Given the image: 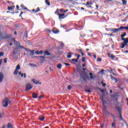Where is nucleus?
Masks as SVG:
<instances>
[{"instance_id":"1","label":"nucleus","mask_w":128,"mask_h":128,"mask_svg":"<svg viewBox=\"0 0 128 128\" xmlns=\"http://www.w3.org/2000/svg\"><path fill=\"white\" fill-rule=\"evenodd\" d=\"M126 36V32H124V34L121 35L122 40L124 41V42L121 44V48H124L126 46H128V38H124V36Z\"/></svg>"},{"instance_id":"2","label":"nucleus","mask_w":128,"mask_h":128,"mask_svg":"<svg viewBox=\"0 0 128 128\" xmlns=\"http://www.w3.org/2000/svg\"><path fill=\"white\" fill-rule=\"evenodd\" d=\"M126 30L128 31V26H120L118 28H112V32H120V30Z\"/></svg>"},{"instance_id":"3","label":"nucleus","mask_w":128,"mask_h":128,"mask_svg":"<svg viewBox=\"0 0 128 128\" xmlns=\"http://www.w3.org/2000/svg\"><path fill=\"white\" fill-rule=\"evenodd\" d=\"M19 48H24V50H25L27 52H30V56H32L34 55V50H30L22 46H19Z\"/></svg>"},{"instance_id":"4","label":"nucleus","mask_w":128,"mask_h":128,"mask_svg":"<svg viewBox=\"0 0 128 128\" xmlns=\"http://www.w3.org/2000/svg\"><path fill=\"white\" fill-rule=\"evenodd\" d=\"M10 102V99L5 98L3 100V106L6 108L8 106V104Z\"/></svg>"},{"instance_id":"5","label":"nucleus","mask_w":128,"mask_h":128,"mask_svg":"<svg viewBox=\"0 0 128 128\" xmlns=\"http://www.w3.org/2000/svg\"><path fill=\"white\" fill-rule=\"evenodd\" d=\"M102 113L105 116H110V113L108 111V110H106V106L104 107L103 110H102Z\"/></svg>"},{"instance_id":"6","label":"nucleus","mask_w":128,"mask_h":128,"mask_svg":"<svg viewBox=\"0 0 128 128\" xmlns=\"http://www.w3.org/2000/svg\"><path fill=\"white\" fill-rule=\"evenodd\" d=\"M58 16L59 20H64V18H66L68 16V15H66L65 14H60Z\"/></svg>"},{"instance_id":"7","label":"nucleus","mask_w":128,"mask_h":128,"mask_svg":"<svg viewBox=\"0 0 128 128\" xmlns=\"http://www.w3.org/2000/svg\"><path fill=\"white\" fill-rule=\"evenodd\" d=\"M26 91L28 92V90H32V86L30 84H28L26 85Z\"/></svg>"},{"instance_id":"8","label":"nucleus","mask_w":128,"mask_h":128,"mask_svg":"<svg viewBox=\"0 0 128 128\" xmlns=\"http://www.w3.org/2000/svg\"><path fill=\"white\" fill-rule=\"evenodd\" d=\"M40 58L42 62H44V56H35L34 57H31V58Z\"/></svg>"},{"instance_id":"9","label":"nucleus","mask_w":128,"mask_h":128,"mask_svg":"<svg viewBox=\"0 0 128 128\" xmlns=\"http://www.w3.org/2000/svg\"><path fill=\"white\" fill-rule=\"evenodd\" d=\"M20 52V49H18V48H16L14 49V50L12 52V54L14 56H16V54H18V52Z\"/></svg>"},{"instance_id":"10","label":"nucleus","mask_w":128,"mask_h":128,"mask_svg":"<svg viewBox=\"0 0 128 128\" xmlns=\"http://www.w3.org/2000/svg\"><path fill=\"white\" fill-rule=\"evenodd\" d=\"M32 82L35 84H42V82H40V81L36 80L34 79H32Z\"/></svg>"},{"instance_id":"11","label":"nucleus","mask_w":128,"mask_h":128,"mask_svg":"<svg viewBox=\"0 0 128 128\" xmlns=\"http://www.w3.org/2000/svg\"><path fill=\"white\" fill-rule=\"evenodd\" d=\"M20 8H22V10H28V8H26V6L24 4H22L20 5Z\"/></svg>"},{"instance_id":"12","label":"nucleus","mask_w":128,"mask_h":128,"mask_svg":"<svg viewBox=\"0 0 128 128\" xmlns=\"http://www.w3.org/2000/svg\"><path fill=\"white\" fill-rule=\"evenodd\" d=\"M14 8H16L15 6H8V10H14Z\"/></svg>"},{"instance_id":"13","label":"nucleus","mask_w":128,"mask_h":128,"mask_svg":"<svg viewBox=\"0 0 128 128\" xmlns=\"http://www.w3.org/2000/svg\"><path fill=\"white\" fill-rule=\"evenodd\" d=\"M3 80H4V74H2V72H0V82H2Z\"/></svg>"},{"instance_id":"14","label":"nucleus","mask_w":128,"mask_h":128,"mask_svg":"<svg viewBox=\"0 0 128 128\" xmlns=\"http://www.w3.org/2000/svg\"><path fill=\"white\" fill-rule=\"evenodd\" d=\"M84 6H89L90 8H92L91 6H92V3L91 2H86V4H84Z\"/></svg>"},{"instance_id":"15","label":"nucleus","mask_w":128,"mask_h":128,"mask_svg":"<svg viewBox=\"0 0 128 128\" xmlns=\"http://www.w3.org/2000/svg\"><path fill=\"white\" fill-rule=\"evenodd\" d=\"M14 42H16V46H18L20 48H22L20 47V46H20V42H18L17 41H16V40H14Z\"/></svg>"},{"instance_id":"16","label":"nucleus","mask_w":128,"mask_h":128,"mask_svg":"<svg viewBox=\"0 0 128 128\" xmlns=\"http://www.w3.org/2000/svg\"><path fill=\"white\" fill-rule=\"evenodd\" d=\"M36 54H44V52L42 50H36Z\"/></svg>"},{"instance_id":"17","label":"nucleus","mask_w":128,"mask_h":128,"mask_svg":"<svg viewBox=\"0 0 128 128\" xmlns=\"http://www.w3.org/2000/svg\"><path fill=\"white\" fill-rule=\"evenodd\" d=\"M102 106H104V108H106V101L104 100V98L102 97Z\"/></svg>"},{"instance_id":"18","label":"nucleus","mask_w":128,"mask_h":128,"mask_svg":"<svg viewBox=\"0 0 128 128\" xmlns=\"http://www.w3.org/2000/svg\"><path fill=\"white\" fill-rule=\"evenodd\" d=\"M40 120H41V122H44V116H42L39 117Z\"/></svg>"},{"instance_id":"19","label":"nucleus","mask_w":128,"mask_h":128,"mask_svg":"<svg viewBox=\"0 0 128 128\" xmlns=\"http://www.w3.org/2000/svg\"><path fill=\"white\" fill-rule=\"evenodd\" d=\"M108 56L109 58H110L112 59L114 58V56L112 55L110 53H108Z\"/></svg>"},{"instance_id":"20","label":"nucleus","mask_w":128,"mask_h":128,"mask_svg":"<svg viewBox=\"0 0 128 128\" xmlns=\"http://www.w3.org/2000/svg\"><path fill=\"white\" fill-rule=\"evenodd\" d=\"M32 98H38V94H36V93H33L32 94Z\"/></svg>"},{"instance_id":"21","label":"nucleus","mask_w":128,"mask_h":128,"mask_svg":"<svg viewBox=\"0 0 128 128\" xmlns=\"http://www.w3.org/2000/svg\"><path fill=\"white\" fill-rule=\"evenodd\" d=\"M45 2L47 6H50V0H45Z\"/></svg>"},{"instance_id":"22","label":"nucleus","mask_w":128,"mask_h":128,"mask_svg":"<svg viewBox=\"0 0 128 128\" xmlns=\"http://www.w3.org/2000/svg\"><path fill=\"white\" fill-rule=\"evenodd\" d=\"M116 124L114 122H112L111 126L114 128H116Z\"/></svg>"},{"instance_id":"23","label":"nucleus","mask_w":128,"mask_h":128,"mask_svg":"<svg viewBox=\"0 0 128 128\" xmlns=\"http://www.w3.org/2000/svg\"><path fill=\"white\" fill-rule=\"evenodd\" d=\"M118 112L119 114H122V108H118Z\"/></svg>"},{"instance_id":"24","label":"nucleus","mask_w":128,"mask_h":128,"mask_svg":"<svg viewBox=\"0 0 128 128\" xmlns=\"http://www.w3.org/2000/svg\"><path fill=\"white\" fill-rule=\"evenodd\" d=\"M72 52H68V55L67 56L68 58H72Z\"/></svg>"},{"instance_id":"25","label":"nucleus","mask_w":128,"mask_h":128,"mask_svg":"<svg viewBox=\"0 0 128 128\" xmlns=\"http://www.w3.org/2000/svg\"><path fill=\"white\" fill-rule=\"evenodd\" d=\"M52 32H54V34H58V32H60V30H54V29L52 30Z\"/></svg>"},{"instance_id":"26","label":"nucleus","mask_w":128,"mask_h":128,"mask_svg":"<svg viewBox=\"0 0 128 128\" xmlns=\"http://www.w3.org/2000/svg\"><path fill=\"white\" fill-rule=\"evenodd\" d=\"M62 64H58V65L57 66V68H58L59 70H62Z\"/></svg>"},{"instance_id":"27","label":"nucleus","mask_w":128,"mask_h":128,"mask_svg":"<svg viewBox=\"0 0 128 128\" xmlns=\"http://www.w3.org/2000/svg\"><path fill=\"white\" fill-rule=\"evenodd\" d=\"M8 128H13L12 125L10 123H8V126H7Z\"/></svg>"},{"instance_id":"28","label":"nucleus","mask_w":128,"mask_h":128,"mask_svg":"<svg viewBox=\"0 0 128 128\" xmlns=\"http://www.w3.org/2000/svg\"><path fill=\"white\" fill-rule=\"evenodd\" d=\"M38 12H40V7L37 8L35 12V14H38Z\"/></svg>"},{"instance_id":"29","label":"nucleus","mask_w":128,"mask_h":128,"mask_svg":"<svg viewBox=\"0 0 128 128\" xmlns=\"http://www.w3.org/2000/svg\"><path fill=\"white\" fill-rule=\"evenodd\" d=\"M89 76H90V80H94V76H92V73L90 72L89 74Z\"/></svg>"},{"instance_id":"30","label":"nucleus","mask_w":128,"mask_h":128,"mask_svg":"<svg viewBox=\"0 0 128 128\" xmlns=\"http://www.w3.org/2000/svg\"><path fill=\"white\" fill-rule=\"evenodd\" d=\"M122 4L124 6H126V2H128L126 0H122Z\"/></svg>"},{"instance_id":"31","label":"nucleus","mask_w":128,"mask_h":128,"mask_svg":"<svg viewBox=\"0 0 128 128\" xmlns=\"http://www.w3.org/2000/svg\"><path fill=\"white\" fill-rule=\"evenodd\" d=\"M21 76L22 78V76H24V78H26V73H22L21 74Z\"/></svg>"},{"instance_id":"32","label":"nucleus","mask_w":128,"mask_h":128,"mask_svg":"<svg viewBox=\"0 0 128 128\" xmlns=\"http://www.w3.org/2000/svg\"><path fill=\"white\" fill-rule=\"evenodd\" d=\"M44 54H46V56H50V53L49 52L48 50L45 51Z\"/></svg>"},{"instance_id":"33","label":"nucleus","mask_w":128,"mask_h":128,"mask_svg":"<svg viewBox=\"0 0 128 128\" xmlns=\"http://www.w3.org/2000/svg\"><path fill=\"white\" fill-rule=\"evenodd\" d=\"M120 120H122V122H124V118H122V114H120Z\"/></svg>"},{"instance_id":"34","label":"nucleus","mask_w":128,"mask_h":128,"mask_svg":"<svg viewBox=\"0 0 128 128\" xmlns=\"http://www.w3.org/2000/svg\"><path fill=\"white\" fill-rule=\"evenodd\" d=\"M55 14H57V16H59L60 14L58 12V9L57 8L56 10L54 12Z\"/></svg>"},{"instance_id":"35","label":"nucleus","mask_w":128,"mask_h":128,"mask_svg":"<svg viewBox=\"0 0 128 128\" xmlns=\"http://www.w3.org/2000/svg\"><path fill=\"white\" fill-rule=\"evenodd\" d=\"M75 56H77L76 59L78 60H80V55L78 54H76Z\"/></svg>"},{"instance_id":"36","label":"nucleus","mask_w":128,"mask_h":128,"mask_svg":"<svg viewBox=\"0 0 128 128\" xmlns=\"http://www.w3.org/2000/svg\"><path fill=\"white\" fill-rule=\"evenodd\" d=\"M18 70L16 69L14 71V74L16 75L18 74Z\"/></svg>"},{"instance_id":"37","label":"nucleus","mask_w":128,"mask_h":128,"mask_svg":"<svg viewBox=\"0 0 128 128\" xmlns=\"http://www.w3.org/2000/svg\"><path fill=\"white\" fill-rule=\"evenodd\" d=\"M46 32H49V34H52V30H50V29L47 28L46 29Z\"/></svg>"},{"instance_id":"38","label":"nucleus","mask_w":128,"mask_h":128,"mask_svg":"<svg viewBox=\"0 0 128 128\" xmlns=\"http://www.w3.org/2000/svg\"><path fill=\"white\" fill-rule=\"evenodd\" d=\"M16 70H20V64H18L16 66Z\"/></svg>"},{"instance_id":"39","label":"nucleus","mask_w":128,"mask_h":128,"mask_svg":"<svg viewBox=\"0 0 128 128\" xmlns=\"http://www.w3.org/2000/svg\"><path fill=\"white\" fill-rule=\"evenodd\" d=\"M72 62H78V59L73 58V59H72Z\"/></svg>"},{"instance_id":"40","label":"nucleus","mask_w":128,"mask_h":128,"mask_svg":"<svg viewBox=\"0 0 128 128\" xmlns=\"http://www.w3.org/2000/svg\"><path fill=\"white\" fill-rule=\"evenodd\" d=\"M110 76L111 79L113 80H116V78H115L114 77V76L111 75Z\"/></svg>"},{"instance_id":"41","label":"nucleus","mask_w":128,"mask_h":128,"mask_svg":"<svg viewBox=\"0 0 128 128\" xmlns=\"http://www.w3.org/2000/svg\"><path fill=\"white\" fill-rule=\"evenodd\" d=\"M85 91H86L87 92H92V91L90 90H86V89H85Z\"/></svg>"},{"instance_id":"42","label":"nucleus","mask_w":128,"mask_h":128,"mask_svg":"<svg viewBox=\"0 0 128 128\" xmlns=\"http://www.w3.org/2000/svg\"><path fill=\"white\" fill-rule=\"evenodd\" d=\"M82 62H86V58L84 57L82 58Z\"/></svg>"},{"instance_id":"43","label":"nucleus","mask_w":128,"mask_h":128,"mask_svg":"<svg viewBox=\"0 0 128 128\" xmlns=\"http://www.w3.org/2000/svg\"><path fill=\"white\" fill-rule=\"evenodd\" d=\"M60 48H64V43H62L60 45Z\"/></svg>"},{"instance_id":"44","label":"nucleus","mask_w":128,"mask_h":128,"mask_svg":"<svg viewBox=\"0 0 128 128\" xmlns=\"http://www.w3.org/2000/svg\"><path fill=\"white\" fill-rule=\"evenodd\" d=\"M16 8L17 10H20V6H18V5H16Z\"/></svg>"},{"instance_id":"45","label":"nucleus","mask_w":128,"mask_h":128,"mask_svg":"<svg viewBox=\"0 0 128 128\" xmlns=\"http://www.w3.org/2000/svg\"><path fill=\"white\" fill-rule=\"evenodd\" d=\"M64 64H65V66H70V64H68V63H64Z\"/></svg>"},{"instance_id":"46","label":"nucleus","mask_w":128,"mask_h":128,"mask_svg":"<svg viewBox=\"0 0 128 128\" xmlns=\"http://www.w3.org/2000/svg\"><path fill=\"white\" fill-rule=\"evenodd\" d=\"M110 115L113 118H116V117L114 116V114L110 113Z\"/></svg>"},{"instance_id":"47","label":"nucleus","mask_w":128,"mask_h":128,"mask_svg":"<svg viewBox=\"0 0 128 128\" xmlns=\"http://www.w3.org/2000/svg\"><path fill=\"white\" fill-rule=\"evenodd\" d=\"M97 62H102V58H98L97 59Z\"/></svg>"},{"instance_id":"48","label":"nucleus","mask_w":128,"mask_h":128,"mask_svg":"<svg viewBox=\"0 0 128 128\" xmlns=\"http://www.w3.org/2000/svg\"><path fill=\"white\" fill-rule=\"evenodd\" d=\"M68 90H72V86H68Z\"/></svg>"},{"instance_id":"49","label":"nucleus","mask_w":128,"mask_h":128,"mask_svg":"<svg viewBox=\"0 0 128 128\" xmlns=\"http://www.w3.org/2000/svg\"><path fill=\"white\" fill-rule=\"evenodd\" d=\"M22 14H24V12H20V16H19L20 17V18H22Z\"/></svg>"},{"instance_id":"50","label":"nucleus","mask_w":128,"mask_h":128,"mask_svg":"<svg viewBox=\"0 0 128 128\" xmlns=\"http://www.w3.org/2000/svg\"><path fill=\"white\" fill-rule=\"evenodd\" d=\"M7 62H8V60H6V58H5L4 59V63H5V64H6Z\"/></svg>"},{"instance_id":"51","label":"nucleus","mask_w":128,"mask_h":128,"mask_svg":"<svg viewBox=\"0 0 128 128\" xmlns=\"http://www.w3.org/2000/svg\"><path fill=\"white\" fill-rule=\"evenodd\" d=\"M4 56V52H0V56Z\"/></svg>"},{"instance_id":"52","label":"nucleus","mask_w":128,"mask_h":128,"mask_svg":"<svg viewBox=\"0 0 128 128\" xmlns=\"http://www.w3.org/2000/svg\"><path fill=\"white\" fill-rule=\"evenodd\" d=\"M102 86H106V84L104 83L103 82H102Z\"/></svg>"},{"instance_id":"53","label":"nucleus","mask_w":128,"mask_h":128,"mask_svg":"<svg viewBox=\"0 0 128 128\" xmlns=\"http://www.w3.org/2000/svg\"><path fill=\"white\" fill-rule=\"evenodd\" d=\"M44 98L43 96H40L39 97H38V98L42 99Z\"/></svg>"},{"instance_id":"54","label":"nucleus","mask_w":128,"mask_h":128,"mask_svg":"<svg viewBox=\"0 0 128 128\" xmlns=\"http://www.w3.org/2000/svg\"><path fill=\"white\" fill-rule=\"evenodd\" d=\"M113 122H115L116 124V119L114 118V120H113Z\"/></svg>"},{"instance_id":"55","label":"nucleus","mask_w":128,"mask_h":128,"mask_svg":"<svg viewBox=\"0 0 128 128\" xmlns=\"http://www.w3.org/2000/svg\"><path fill=\"white\" fill-rule=\"evenodd\" d=\"M86 63H84V64H83L82 65V68H84V66H86Z\"/></svg>"},{"instance_id":"56","label":"nucleus","mask_w":128,"mask_h":128,"mask_svg":"<svg viewBox=\"0 0 128 128\" xmlns=\"http://www.w3.org/2000/svg\"><path fill=\"white\" fill-rule=\"evenodd\" d=\"M2 32H0V38H2Z\"/></svg>"},{"instance_id":"57","label":"nucleus","mask_w":128,"mask_h":128,"mask_svg":"<svg viewBox=\"0 0 128 128\" xmlns=\"http://www.w3.org/2000/svg\"><path fill=\"white\" fill-rule=\"evenodd\" d=\"M4 114H0V118H2Z\"/></svg>"},{"instance_id":"58","label":"nucleus","mask_w":128,"mask_h":128,"mask_svg":"<svg viewBox=\"0 0 128 128\" xmlns=\"http://www.w3.org/2000/svg\"><path fill=\"white\" fill-rule=\"evenodd\" d=\"M68 12V10H64V14L66 13V12Z\"/></svg>"},{"instance_id":"59","label":"nucleus","mask_w":128,"mask_h":128,"mask_svg":"<svg viewBox=\"0 0 128 128\" xmlns=\"http://www.w3.org/2000/svg\"><path fill=\"white\" fill-rule=\"evenodd\" d=\"M81 54H82V56H84V54L82 52H81Z\"/></svg>"},{"instance_id":"60","label":"nucleus","mask_w":128,"mask_h":128,"mask_svg":"<svg viewBox=\"0 0 128 128\" xmlns=\"http://www.w3.org/2000/svg\"><path fill=\"white\" fill-rule=\"evenodd\" d=\"M88 56H92V54H90V53L88 52Z\"/></svg>"},{"instance_id":"61","label":"nucleus","mask_w":128,"mask_h":128,"mask_svg":"<svg viewBox=\"0 0 128 128\" xmlns=\"http://www.w3.org/2000/svg\"><path fill=\"white\" fill-rule=\"evenodd\" d=\"M14 34H15V36H16L18 34L16 33V31H15L14 32Z\"/></svg>"},{"instance_id":"62","label":"nucleus","mask_w":128,"mask_h":128,"mask_svg":"<svg viewBox=\"0 0 128 128\" xmlns=\"http://www.w3.org/2000/svg\"><path fill=\"white\" fill-rule=\"evenodd\" d=\"M78 50H79L80 52H82V49H79Z\"/></svg>"},{"instance_id":"63","label":"nucleus","mask_w":128,"mask_h":128,"mask_svg":"<svg viewBox=\"0 0 128 128\" xmlns=\"http://www.w3.org/2000/svg\"><path fill=\"white\" fill-rule=\"evenodd\" d=\"M126 100L127 102V106H128V98H126Z\"/></svg>"},{"instance_id":"64","label":"nucleus","mask_w":128,"mask_h":128,"mask_svg":"<svg viewBox=\"0 0 128 128\" xmlns=\"http://www.w3.org/2000/svg\"><path fill=\"white\" fill-rule=\"evenodd\" d=\"M94 58L96 60V56L94 55Z\"/></svg>"}]
</instances>
